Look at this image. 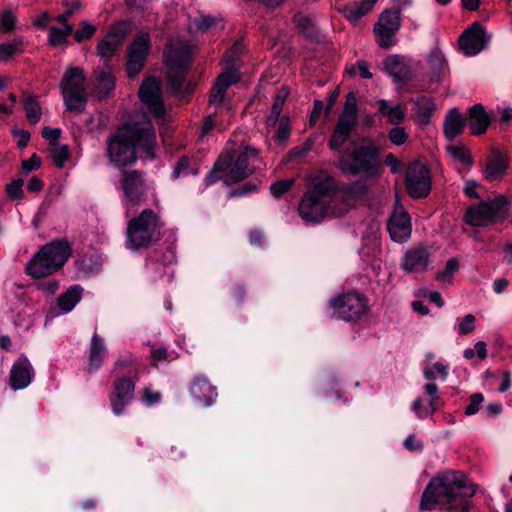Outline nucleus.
Returning a JSON list of instances; mask_svg holds the SVG:
<instances>
[{"mask_svg": "<svg viewBox=\"0 0 512 512\" xmlns=\"http://www.w3.org/2000/svg\"><path fill=\"white\" fill-rule=\"evenodd\" d=\"M477 486L465 473L446 470L437 473L424 489L419 503L420 511H432L443 508L452 512H470L473 507L471 498Z\"/></svg>", "mask_w": 512, "mask_h": 512, "instance_id": "nucleus-1", "label": "nucleus"}, {"mask_svg": "<svg viewBox=\"0 0 512 512\" xmlns=\"http://www.w3.org/2000/svg\"><path fill=\"white\" fill-rule=\"evenodd\" d=\"M156 134L150 122L130 123L121 126L106 141V156L117 168L134 164L137 150L149 159L155 158Z\"/></svg>", "mask_w": 512, "mask_h": 512, "instance_id": "nucleus-2", "label": "nucleus"}, {"mask_svg": "<svg viewBox=\"0 0 512 512\" xmlns=\"http://www.w3.org/2000/svg\"><path fill=\"white\" fill-rule=\"evenodd\" d=\"M310 189H308L298 207L299 215L306 222L319 223L328 215L340 217L349 211L346 203L339 207L334 201L338 191L337 181L334 177L324 171L311 176Z\"/></svg>", "mask_w": 512, "mask_h": 512, "instance_id": "nucleus-3", "label": "nucleus"}, {"mask_svg": "<svg viewBox=\"0 0 512 512\" xmlns=\"http://www.w3.org/2000/svg\"><path fill=\"white\" fill-rule=\"evenodd\" d=\"M260 160V151L242 143L233 153L222 152L213 169L205 176L206 185L222 180L226 185L242 181L255 172L254 163Z\"/></svg>", "mask_w": 512, "mask_h": 512, "instance_id": "nucleus-4", "label": "nucleus"}, {"mask_svg": "<svg viewBox=\"0 0 512 512\" xmlns=\"http://www.w3.org/2000/svg\"><path fill=\"white\" fill-rule=\"evenodd\" d=\"M163 227L158 212L149 208L142 210L127 223L125 247L131 251L150 247L161 239Z\"/></svg>", "mask_w": 512, "mask_h": 512, "instance_id": "nucleus-5", "label": "nucleus"}, {"mask_svg": "<svg viewBox=\"0 0 512 512\" xmlns=\"http://www.w3.org/2000/svg\"><path fill=\"white\" fill-rule=\"evenodd\" d=\"M72 248L66 239H56L45 244L27 263L26 273L33 278H43L55 273L69 259Z\"/></svg>", "mask_w": 512, "mask_h": 512, "instance_id": "nucleus-6", "label": "nucleus"}, {"mask_svg": "<svg viewBox=\"0 0 512 512\" xmlns=\"http://www.w3.org/2000/svg\"><path fill=\"white\" fill-rule=\"evenodd\" d=\"M379 150L373 143H361L350 153L340 155L338 167L346 175L375 176L379 172Z\"/></svg>", "mask_w": 512, "mask_h": 512, "instance_id": "nucleus-7", "label": "nucleus"}, {"mask_svg": "<svg viewBox=\"0 0 512 512\" xmlns=\"http://www.w3.org/2000/svg\"><path fill=\"white\" fill-rule=\"evenodd\" d=\"M64 104L68 111L81 113L85 110L88 94L86 76L79 67L68 68L60 83Z\"/></svg>", "mask_w": 512, "mask_h": 512, "instance_id": "nucleus-8", "label": "nucleus"}, {"mask_svg": "<svg viewBox=\"0 0 512 512\" xmlns=\"http://www.w3.org/2000/svg\"><path fill=\"white\" fill-rule=\"evenodd\" d=\"M508 214L509 204L506 197L498 196L468 208L465 221L471 226H488L506 219Z\"/></svg>", "mask_w": 512, "mask_h": 512, "instance_id": "nucleus-9", "label": "nucleus"}, {"mask_svg": "<svg viewBox=\"0 0 512 512\" xmlns=\"http://www.w3.org/2000/svg\"><path fill=\"white\" fill-rule=\"evenodd\" d=\"M332 314L338 319L353 321L364 316L369 308L368 298L357 291L342 293L329 301Z\"/></svg>", "mask_w": 512, "mask_h": 512, "instance_id": "nucleus-10", "label": "nucleus"}, {"mask_svg": "<svg viewBox=\"0 0 512 512\" xmlns=\"http://www.w3.org/2000/svg\"><path fill=\"white\" fill-rule=\"evenodd\" d=\"M119 181L128 206H137L146 201V192L149 186L143 171L124 169L120 174Z\"/></svg>", "mask_w": 512, "mask_h": 512, "instance_id": "nucleus-11", "label": "nucleus"}, {"mask_svg": "<svg viewBox=\"0 0 512 512\" xmlns=\"http://www.w3.org/2000/svg\"><path fill=\"white\" fill-rule=\"evenodd\" d=\"M137 375H124L116 378L111 386L109 402L115 415L124 413L125 408L131 403L135 395Z\"/></svg>", "mask_w": 512, "mask_h": 512, "instance_id": "nucleus-12", "label": "nucleus"}, {"mask_svg": "<svg viewBox=\"0 0 512 512\" xmlns=\"http://www.w3.org/2000/svg\"><path fill=\"white\" fill-rule=\"evenodd\" d=\"M431 184L430 172L424 164H409L406 170V189L412 198L426 197L430 193Z\"/></svg>", "mask_w": 512, "mask_h": 512, "instance_id": "nucleus-13", "label": "nucleus"}, {"mask_svg": "<svg viewBox=\"0 0 512 512\" xmlns=\"http://www.w3.org/2000/svg\"><path fill=\"white\" fill-rule=\"evenodd\" d=\"M139 97L146 105L149 112L156 118H162L165 115V106L161 98L160 82L156 78H148L143 81L139 88Z\"/></svg>", "mask_w": 512, "mask_h": 512, "instance_id": "nucleus-14", "label": "nucleus"}, {"mask_svg": "<svg viewBox=\"0 0 512 512\" xmlns=\"http://www.w3.org/2000/svg\"><path fill=\"white\" fill-rule=\"evenodd\" d=\"M150 49V38L147 32H140L128 50L127 72L134 77L143 68Z\"/></svg>", "mask_w": 512, "mask_h": 512, "instance_id": "nucleus-15", "label": "nucleus"}, {"mask_svg": "<svg viewBox=\"0 0 512 512\" xmlns=\"http://www.w3.org/2000/svg\"><path fill=\"white\" fill-rule=\"evenodd\" d=\"M489 37L483 27L475 22L459 39V45L465 55L474 56L485 46Z\"/></svg>", "mask_w": 512, "mask_h": 512, "instance_id": "nucleus-16", "label": "nucleus"}, {"mask_svg": "<svg viewBox=\"0 0 512 512\" xmlns=\"http://www.w3.org/2000/svg\"><path fill=\"white\" fill-rule=\"evenodd\" d=\"M429 261V249L424 245H417L405 252L401 267L407 273H422L427 270Z\"/></svg>", "mask_w": 512, "mask_h": 512, "instance_id": "nucleus-17", "label": "nucleus"}, {"mask_svg": "<svg viewBox=\"0 0 512 512\" xmlns=\"http://www.w3.org/2000/svg\"><path fill=\"white\" fill-rule=\"evenodd\" d=\"M190 395L203 407H210L214 404L218 393L216 386L212 385L207 377L196 376L189 387Z\"/></svg>", "mask_w": 512, "mask_h": 512, "instance_id": "nucleus-18", "label": "nucleus"}, {"mask_svg": "<svg viewBox=\"0 0 512 512\" xmlns=\"http://www.w3.org/2000/svg\"><path fill=\"white\" fill-rule=\"evenodd\" d=\"M126 37V32L121 27H113L97 44V55L108 62L115 55Z\"/></svg>", "mask_w": 512, "mask_h": 512, "instance_id": "nucleus-19", "label": "nucleus"}, {"mask_svg": "<svg viewBox=\"0 0 512 512\" xmlns=\"http://www.w3.org/2000/svg\"><path fill=\"white\" fill-rule=\"evenodd\" d=\"M388 231L395 242H404L411 236V220L409 214L402 208H396L390 216Z\"/></svg>", "mask_w": 512, "mask_h": 512, "instance_id": "nucleus-20", "label": "nucleus"}, {"mask_svg": "<svg viewBox=\"0 0 512 512\" xmlns=\"http://www.w3.org/2000/svg\"><path fill=\"white\" fill-rule=\"evenodd\" d=\"M190 59V47L184 42L171 43L165 50V63L169 69L186 71Z\"/></svg>", "mask_w": 512, "mask_h": 512, "instance_id": "nucleus-21", "label": "nucleus"}, {"mask_svg": "<svg viewBox=\"0 0 512 512\" xmlns=\"http://www.w3.org/2000/svg\"><path fill=\"white\" fill-rule=\"evenodd\" d=\"M34 377L33 367L25 356H20L10 370V385L14 390L26 388Z\"/></svg>", "mask_w": 512, "mask_h": 512, "instance_id": "nucleus-22", "label": "nucleus"}, {"mask_svg": "<svg viewBox=\"0 0 512 512\" xmlns=\"http://www.w3.org/2000/svg\"><path fill=\"white\" fill-rule=\"evenodd\" d=\"M240 80V75L237 68H231L228 71L221 73L211 89L209 103L211 105L219 106L222 104L227 89L236 84Z\"/></svg>", "mask_w": 512, "mask_h": 512, "instance_id": "nucleus-23", "label": "nucleus"}, {"mask_svg": "<svg viewBox=\"0 0 512 512\" xmlns=\"http://www.w3.org/2000/svg\"><path fill=\"white\" fill-rule=\"evenodd\" d=\"M508 159L499 151L494 150L487 158L482 170L483 178L488 182L500 181L508 169Z\"/></svg>", "mask_w": 512, "mask_h": 512, "instance_id": "nucleus-24", "label": "nucleus"}, {"mask_svg": "<svg viewBox=\"0 0 512 512\" xmlns=\"http://www.w3.org/2000/svg\"><path fill=\"white\" fill-rule=\"evenodd\" d=\"M107 347L105 341L97 332H94L88 353V372L94 373L98 371L104 363Z\"/></svg>", "mask_w": 512, "mask_h": 512, "instance_id": "nucleus-25", "label": "nucleus"}, {"mask_svg": "<svg viewBox=\"0 0 512 512\" xmlns=\"http://www.w3.org/2000/svg\"><path fill=\"white\" fill-rule=\"evenodd\" d=\"M472 135H481L488 129L491 118L482 104H474L469 109V117L466 119Z\"/></svg>", "mask_w": 512, "mask_h": 512, "instance_id": "nucleus-26", "label": "nucleus"}, {"mask_svg": "<svg viewBox=\"0 0 512 512\" xmlns=\"http://www.w3.org/2000/svg\"><path fill=\"white\" fill-rule=\"evenodd\" d=\"M385 71L395 82H405L411 77V68L407 60L401 56H389L384 61Z\"/></svg>", "mask_w": 512, "mask_h": 512, "instance_id": "nucleus-27", "label": "nucleus"}, {"mask_svg": "<svg viewBox=\"0 0 512 512\" xmlns=\"http://www.w3.org/2000/svg\"><path fill=\"white\" fill-rule=\"evenodd\" d=\"M466 123V118L463 117L458 108L450 109L444 118L443 125L446 138L453 141L463 132Z\"/></svg>", "mask_w": 512, "mask_h": 512, "instance_id": "nucleus-28", "label": "nucleus"}, {"mask_svg": "<svg viewBox=\"0 0 512 512\" xmlns=\"http://www.w3.org/2000/svg\"><path fill=\"white\" fill-rule=\"evenodd\" d=\"M96 81V93L99 98L107 97L115 88V76L110 66L97 68L93 72Z\"/></svg>", "mask_w": 512, "mask_h": 512, "instance_id": "nucleus-29", "label": "nucleus"}, {"mask_svg": "<svg viewBox=\"0 0 512 512\" xmlns=\"http://www.w3.org/2000/svg\"><path fill=\"white\" fill-rule=\"evenodd\" d=\"M355 125L337 120V123L328 140V147L339 154H342L344 144L352 135Z\"/></svg>", "mask_w": 512, "mask_h": 512, "instance_id": "nucleus-30", "label": "nucleus"}, {"mask_svg": "<svg viewBox=\"0 0 512 512\" xmlns=\"http://www.w3.org/2000/svg\"><path fill=\"white\" fill-rule=\"evenodd\" d=\"M83 288L80 285H72L57 299V305L62 313H69L81 300Z\"/></svg>", "mask_w": 512, "mask_h": 512, "instance_id": "nucleus-31", "label": "nucleus"}, {"mask_svg": "<svg viewBox=\"0 0 512 512\" xmlns=\"http://www.w3.org/2000/svg\"><path fill=\"white\" fill-rule=\"evenodd\" d=\"M432 80H439L448 71L447 61L439 48H434L428 56Z\"/></svg>", "mask_w": 512, "mask_h": 512, "instance_id": "nucleus-32", "label": "nucleus"}, {"mask_svg": "<svg viewBox=\"0 0 512 512\" xmlns=\"http://www.w3.org/2000/svg\"><path fill=\"white\" fill-rule=\"evenodd\" d=\"M339 121L346 122L352 125H357L358 122V101L354 92L347 93L345 97V104L343 111L339 115Z\"/></svg>", "mask_w": 512, "mask_h": 512, "instance_id": "nucleus-33", "label": "nucleus"}, {"mask_svg": "<svg viewBox=\"0 0 512 512\" xmlns=\"http://www.w3.org/2000/svg\"><path fill=\"white\" fill-rule=\"evenodd\" d=\"M378 112L381 116L386 117L392 125H399L405 118L404 110L399 106H391L389 101L381 99L377 102Z\"/></svg>", "mask_w": 512, "mask_h": 512, "instance_id": "nucleus-34", "label": "nucleus"}, {"mask_svg": "<svg viewBox=\"0 0 512 512\" xmlns=\"http://www.w3.org/2000/svg\"><path fill=\"white\" fill-rule=\"evenodd\" d=\"M164 257L165 259H167V263L165 261H160L157 259H150L147 262V269L151 273L150 277L153 281L162 279L165 274H168L170 278L173 276V272L168 271V264L172 262L174 256L172 255V253H170L168 257Z\"/></svg>", "mask_w": 512, "mask_h": 512, "instance_id": "nucleus-35", "label": "nucleus"}, {"mask_svg": "<svg viewBox=\"0 0 512 512\" xmlns=\"http://www.w3.org/2000/svg\"><path fill=\"white\" fill-rule=\"evenodd\" d=\"M435 110V103L431 97L421 96L415 102V114L419 122L427 123Z\"/></svg>", "mask_w": 512, "mask_h": 512, "instance_id": "nucleus-36", "label": "nucleus"}, {"mask_svg": "<svg viewBox=\"0 0 512 512\" xmlns=\"http://www.w3.org/2000/svg\"><path fill=\"white\" fill-rule=\"evenodd\" d=\"M287 95L288 92L284 89L276 95L271 108V113L266 119L267 126H275L277 124L278 120L280 119Z\"/></svg>", "mask_w": 512, "mask_h": 512, "instance_id": "nucleus-37", "label": "nucleus"}, {"mask_svg": "<svg viewBox=\"0 0 512 512\" xmlns=\"http://www.w3.org/2000/svg\"><path fill=\"white\" fill-rule=\"evenodd\" d=\"M78 268L84 273L93 272L101 265L100 257L95 253H84L76 261Z\"/></svg>", "mask_w": 512, "mask_h": 512, "instance_id": "nucleus-38", "label": "nucleus"}, {"mask_svg": "<svg viewBox=\"0 0 512 512\" xmlns=\"http://www.w3.org/2000/svg\"><path fill=\"white\" fill-rule=\"evenodd\" d=\"M376 25L387 28L390 31H397L400 27V13L397 10L384 11Z\"/></svg>", "mask_w": 512, "mask_h": 512, "instance_id": "nucleus-39", "label": "nucleus"}, {"mask_svg": "<svg viewBox=\"0 0 512 512\" xmlns=\"http://www.w3.org/2000/svg\"><path fill=\"white\" fill-rule=\"evenodd\" d=\"M185 71L169 69L168 71V91L172 95L182 96V85L184 81Z\"/></svg>", "mask_w": 512, "mask_h": 512, "instance_id": "nucleus-40", "label": "nucleus"}, {"mask_svg": "<svg viewBox=\"0 0 512 512\" xmlns=\"http://www.w3.org/2000/svg\"><path fill=\"white\" fill-rule=\"evenodd\" d=\"M24 110L26 112V116L28 121L31 124H36L39 122L41 118V107L37 100L32 96H27L24 99Z\"/></svg>", "mask_w": 512, "mask_h": 512, "instance_id": "nucleus-41", "label": "nucleus"}, {"mask_svg": "<svg viewBox=\"0 0 512 512\" xmlns=\"http://www.w3.org/2000/svg\"><path fill=\"white\" fill-rule=\"evenodd\" d=\"M369 10L360 2H355L344 7V16L353 24H356Z\"/></svg>", "mask_w": 512, "mask_h": 512, "instance_id": "nucleus-42", "label": "nucleus"}, {"mask_svg": "<svg viewBox=\"0 0 512 512\" xmlns=\"http://www.w3.org/2000/svg\"><path fill=\"white\" fill-rule=\"evenodd\" d=\"M366 191V186L363 182L356 181L348 186L344 191V199L341 203L338 204L339 207H343L346 203L349 205V209L351 208L350 200L356 198Z\"/></svg>", "mask_w": 512, "mask_h": 512, "instance_id": "nucleus-43", "label": "nucleus"}, {"mask_svg": "<svg viewBox=\"0 0 512 512\" xmlns=\"http://www.w3.org/2000/svg\"><path fill=\"white\" fill-rule=\"evenodd\" d=\"M50 153L54 165L58 168H62L70 158V151L67 145H54Z\"/></svg>", "mask_w": 512, "mask_h": 512, "instance_id": "nucleus-44", "label": "nucleus"}, {"mask_svg": "<svg viewBox=\"0 0 512 512\" xmlns=\"http://www.w3.org/2000/svg\"><path fill=\"white\" fill-rule=\"evenodd\" d=\"M345 71L351 77H354L357 73L364 79H371L373 77V74L370 72V63L366 60H358L356 64L348 65Z\"/></svg>", "mask_w": 512, "mask_h": 512, "instance_id": "nucleus-45", "label": "nucleus"}, {"mask_svg": "<svg viewBox=\"0 0 512 512\" xmlns=\"http://www.w3.org/2000/svg\"><path fill=\"white\" fill-rule=\"evenodd\" d=\"M23 41L15 38L12 42L0 44V59L8 60L22 50Z\"/></svg>", "mask_w": 512, "mask_h": 512, "instance_id": "nucleus-46", "label": "nucleus"}, {"mask_svg": "<svg viewBox=\"0 0 512 512\" xmlns=\"http://www.w3.org/2000/svg\"><path fill=\"white\" fill-rule=\"evenodd\" d=\"M62 5L66 7V10L64 13L56 17V20L59 23H64L68 21L75 12L81 10L83 7L82 2L80 0H63Z\"/></svg>", "mask_w": 512, "mask_h": 512, "instance_id": "nucleus-47", "label": "nucleus"}, {"mask_svg": "<svg viewBox=\"0 0 512 512\" xmlns=\"http://www.w3.org/2000/svg\"><path fill=\"white\" fill-rule=\"evenodd\" d=\"M374 33L376 35V41L380 47L389 48L392 46L395 31H390L387 28L375 25Z\"/></svg>", "mask_w": 512, "mask_h": 512, "instance_id": "nucleus-48", "label": "nucleus"}, {"mask_svg": "<svg viewBox=\"0 0 512 512\" xmlns=\"http://www.w3.org/2000/svg\"><path fill=\"white\" fill-rule=\"evenodd\" d=\"M138 366L139 365H138L137 361L130 354L120 357L114 363L115 371H128V372L133 371L134 375L135 374L137 375Z\"/></svg>", "mask_w": 512, "mask_h": 512, "instance_id": "nucleus-49", "label": "nucleus"}, {"mask_svg": "<svg viewBox=\"0 0 512 512\" xmlns=\"http://www.w3.org/2000/svg\"><path fill=\"white\" fill-rule=\"evenodd\" d=\"M459 269V262L456 258H450L443 270L437 272L436 280L440 282L448 281Z\"/></svg>", "mask_w": 512, "mask_h": 512, "instance_id": "nucleus-50", "label": "nucleus"}, {"mask_svg": "<svg viewBox=\"0 0 512 512\" xmlns=\"http://www.w3.org/2000/svg\"><path fill=\"white\" fill-rule=\"evenodd\" d=\"M82 28L74 32V39L80 43L93 37L96 32V26L90 24L88 21H81Z\"/></svg>", "mask_w": 512, "mask_h": 512, "instance_id": "nucleus-51", "label": "nucleus"}, {"mask_svg": "<svg viewBox=\"0 0 512 512\" xmlns=\"http://www.w3.org/2000/svg\"><path fill=\"white\" fill-rule=\"evenodd\" d=\"M23 184L24 181L22 179L13 180L11 183L6 185V194L11 200H21L24 197L23 193Z\"/></svg>", "mask_w": 512, "mask_h": 512, "instance_id": "nucleus-52", "label": "nucleus"}, {"mask_svg": "<svg viewBox=\"0 0 512 512\" xmlns=\"http://www.w3.org/2000/svg\"><path fill=\"white\" fill-rule=\"evenodd\" d=\"M426 395L430 397L429 407L431 412H435L439 407L440 398L438 396V386L435 383H427L423 386Z\"/></svg>", "mask_w": 512, "mask_h": 512, "instance_id": "nucleus-53", "label": "nucleus"}, {"mask_svg": "<svg viewBox=\"0 0 512 512\" xmlns=\"http://www.w3.org/2000/svg\"><path fill=\"white\" fill-rule=\"evenodd\" d=\"M294 179H283L278 180L270 186V192L275 197H280L287 191H289L294 185Z\"/></svg>", "mask_w": 512, "mask_h": 512, "instance_id": "nucleus-54", "label": "nucleus"}, {"mask_svg": "<svg viewBox=\"0 0 512 512\" xmlns=\"http://www.w3.org/2000/svg\"><path fill=\"white\" fill-rule=\"evenodd\" d=\"M476 329V318L472 314L465 315L458 323V332L460 335H467Z\"/></svg>", "mask_w": 512, "mask_h": 512, "instance_id": "nucleus-55", "label": "nucleus"}, {"mask_svg": "<svg viewBox=\"0 0 512 512\" xmlns=\"http://www.w3.org/2000/svg\"><path fill=\"white\" fill-rule=\"evenodd\" d=\"M244 44L242 41H236L225 53L224 59L226 63H234L236 62L240 55L244 51Z\"/></svg>", "mask_w": 512, "mask_h": 512, "instance_id": "nucleus-56", "label": "nucleus"}, {"mask_svg": "<svg viewBox=\"0 0 512 512\" xmlns=\"http://www.w3.org/2000/svg\"><path fill=\"white\" fill-rule=\"evenodd\" d=\"M48 43L53 46H59L68 43L67 37L63 34L62 29L58 27H50L48 35Z\"/></svg>", "mask_w": 512, "mask_h": 512, "instance_id": "nucleus-57", "label": "nucleus"}, {"mask_svg": "<svg viewBox=\"0 0 512 512\" xmlns=\"http://www.w3.org/2000/svg\"><path fill=\"white\" fill-rule=\"evenodd\" d=\"M290 136V123L287 116H283L279 119L277 132L275 134V140L279 143L285 141Z\"/></svg>", "mask_w": 512, "mask_h": 512, "instance_id": "nucleus-58", "label": "nucleus"}, {"mask_svg": "<svg viewBox=\"0 0 512 512\" xmlns=\"http://www.w3.org/2000/svg\"><path fill=\"white\" fill-rule=\"evenodd\" d=\"M294 22L296 26L307 36H312L314 34V24L308 17L304 15H296L294 17Z\"/></svg>", "mask_w": 512, "mask_h": 512, "instance_id": "nucleus-59", "label": "nucleus"}, {"mask_svg": "<svg viewBox=\"0 0 512 512\" xmlns=\"http://www.w3.org/2000/svg\"><path fill=\"white\" fill-rule=\"evenodd\" d=\"M16 23V16L10 12L5 11L0 15V30L4 33L11 32Z\"/></svg>", "mask_w": 512, "mask_h": 512, "instance_id": "nucleus-60", "label": "nucleus"}, {"mask_svg": "<svg viewBox=\"0 0 512 512\" xmlns=\"http://www.w3.org/2000/svg\"><path fill=\"white\" fill-rule=\"evenodd\" d=\"M388 137L393 144L400 146L407 141L408 134L403 127L397 125L389 131Z\"/></svg>", "mask_w": 512, "mask_h": 512, "instance_id": "nucleus-61", "label": "nucleus"}, {"mask_svg": "<svg viewBox=\"0 0 512 512\" xmlns=\"http://www.w3.org/2000/svg\"><path fill=\"white\" fill-rule=\"evenodd\" d=\"M484 402V397L481 393H474L470 396V403L465 408V414L468 416L475 415L481 404Z\"/></svg>", "mask_w": 512, "mask_h": 512, "instance_id": "nucleus-62", "label": "nucleus"}, {"mask_svg": "<svg viewBox=\"0 0 512 512\" xmlns=\"http://www.w3.org/2000/svg\"><path fill=\"white\" fill-rule=\"evenodd\" d=\"M448 151L452 154L453 157L458 159L461 163L466 165L472 164V157L466 149L458 146H452L448 148Z\"/></svg>", "mask_w": 512, "mask_h": 512, "instance_id": "nucleus-63", "label": "nucleus"}, {"mask_svg": "<svg viewBox=\"0 0 512 512\" xmlns=\"http://www.w3.org/2000/svg\"><path fill=\"white\" fill-rule=\"evenodd\" d=\"M143 402L147 406H152L161 400V394L157 391L151 390L149 387H144L142 391Z\"/></svg>", "mask_w": 512, "mask_h": 512, "instance_id": "nucleus-64", "label": "nucleus"}]
</instances>
